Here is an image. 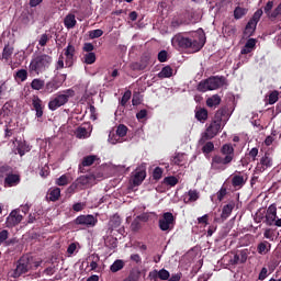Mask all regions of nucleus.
Segmentation results:
<instances>
[{"label":"nucleus","mask_w":281,"mask_h":281,"mask_svg":"<svg viewBox=\"0 0 281 281\" xmlns=\"http://www.w3.org/2000/svg\"><path fill=\"white\" fill-rule=\"evenodd\" d=\"M229 116H232V114L229 113V108H227V105L220 108V110L215 112L210 126L206 127V131L202 134L200 143L205 144V142L214 139V137L223 131V127H225L227 121H229Z\"/></svg>","instance_id":"f257e3e1"},{"label":"nucleus","mask_w":281,"mask_h":281,"mask_svg":"<svg viewBox=\"0 0 281 281\" xmlns=\"http://www.w3.org/2000/svg\"><path fill=\"white\" fill-rule=\"evenodd\" d=\"M236 158V149L233 144H224L217 154L211 159V170L223 172L229 168Z\"/></svg>","instance_id":"f03ea898"},{"label":"nucleus","mask_w":281,"mask_h":281,"mask_svg":"<svg viewBox=\"0 0 281 281\" xmlns=\"http://www.w3.org/2000/svg\"><path fill=\"white\" fill-rule=\"evenodd\" d=\"M171 45L179 49H188L191 53L200 52L203 48V43L188 33H177L171 38Z\"/></svg>","instance_id":"7ed1b4c3"},{"label":"nucleus","mask_w":281,"mask_h":281,"mask_svg":"<svg viewBox=\"0 0 281 281\" xmlns=\"http://www.w3.org/2000/svg\"><path fill=\"white\" fill-rule=\"evenodd\" d=\"M52 64H53V56L43 53L32 57L29 65V70L31 74L41 75L47 71V69H49Z\"/></svg>","instance_id":"20e7f679"},{"label":"nucleus","mask_w":281,"mask_h":281,"mask_svg":"<svg viewBox=\"0 0 281 281\" xmlns=\"http://www.w3.org/2000/svg\"><path fill=\"white\" fill-rule=\"evenodd\" d=\"M227 82L226 77H218V75L209 77L207 79H204V81H200L198 85V91L200 92H207V91H214L220 88H222Z\"/></svg>","instance_id":"39448f33"},{"label":"nucleus","mask_w":281,"mask_h":281,"mask_svg":"<svg viewBox=\"0 0 281 281\" xmlns=\"http://www.w3.org/2000/svg\"><path fill=\"white\" fill-rule=\"evenodd\" d=\"M76 92L72 88H68L67 90H63L61 92H57L55 99H52L48 103V109L50 111H56L59 108L66 105L70 98H75Z\"/></svg>","instance_id":"423d86ee"},{"label":"nucleus","mask_w":281,"mask_h":281,"mask_svg":"<svg viewBox=\"0 0 281 281\" xmlns=\"http://www.w3.org/2000/svg\"><path fill=\"white\" fill-rule=\"evenodd\" d=\"M32 269V262L29 257H21L18 262L16 267L13 270V273L11 274L12 278L18 279L22 274L27 273Z\"/></svg>","instance_id":"0eeeda50"},{"label":"nucleus","mask_w":281,"mask_h":281,"mask_svg":"<svg viewBox=\"0 0 281 281\" xmlns=\"http://www.w3.org/2000/svg\"><path fill=\"white\" fill-rule=\"evenodd\" d=\"M158 225L162 232L172 229L175 226V215H172L170 212L164 213L162 218H160L158 222Z\"/></svg>","instance_id":"6e6552de"},{"label":"nucleus","mask_w":281,"mask_h":281,"mask_svg":"<svg viewBox=\"0 0 281 281\" xmlns=\"http://www.w3.org/2000/svg\"><path fill=\"white\" fill-rule=\"evenodd\" d=\"M273 166V160L269 153H266L256 166V173H262Z\"/></svg>","instance_id":"1a4fd4ad"},{"label":"nucleus","mask_w":281,"mask_h":281,"mask_svg":"<svg viewBox=\"0 0 281 281\" xmlns=\"http://www.w3.org/2000/svg\"><path fill=\"white\" fill-rule=\"evenodd\" d=\"M74 223L80 226L94 227L98 224V218L93 215H79Z\"/></svg>","instance_id":"9d476101"},{"label":"nucleus","mask_w":281,"mask_h":281,"mask_svg":"<svg viewBox=\"0 0 281 281\" xmlns=\"http://www.w3.org/2000/svg\"><path fill=\"white\" fill-rule=\"evenodd\" d=\"M23 221V215L20 214V210L12 211L5 220V227L13 228L21 224Z\"/></svg>","instance_id":"9b49d317"},{"label":"nucleus","mask_w":281,"mask_h":281,"mask_svg":"<svg viewBox=\"0 0 281 281\" xmlns=\"http://www.w3.org/2000/svg\"><path fill=\"white\" fill-rule=\"evenodd\" d=\"M235 207H236V203L234 201H231L227 205H224V207L222 209L221 218H215V222L223 223L227 221V218H229V216L234 212Z\"/></svg>","instance_id":"f8f14e48"},{"label":"nucleus","mask_w":281,"mask_h":281,"mask_svg":"<svg viewBox=\"0 0 281 281\" xmlns=\"http://www.w3.org/2000/svg\"><path fill=\"white\" fill-rule=\"evenodd\" d=\"M61 87V80L59 77H54L50 81L44 85V92L45 93H53L57 91Z\"/></svg>","instance_id":"ddd939ff"},{"label":"nucleus","mask_w":281,"mask_h":281,"mask_svg":"<svg viewBox=\"0 0 281 281\" xmlns=\"http://www.w3.org/2000/svg\"><path fill=\"white\" fill-rule=\"evenodd\" d=\"M76 55V47L71 43H68L67 47L65 48V64L68 67H71L74 65V58Z\"/></svg>","instance_id":"4468645a"},{"label":"nucleus","mask_w":281,"mask_h":281,"mask_svg":"<svg viewBox=\"0 0 281 281\" xmlns=\"http://www.w3.org/2000/svg\"><path fill=\"white\" fill-rule=\"evenodd\" d=\"M98 156H87L82 159L81 164L78 166V171L80 173H86L87 170L86 168L87 167H91L94 165V162L98 160Z\"/></svg>","instance_id":"2eb2a0df"},{"label":"nucleus","mask_w":281,"mask_h":281,"mask_svg":"<svg viewBox=\"0 0 281 281\" xmlns=\"http://www.w3.org/2000/svg\"><path fill=\"white\" fill-rule=\"evenodd\" d=\"M146 177H147V171H146V169L137 168V169L135 170V175H134V177H133V184H134L135 187L140 186V184L145 181Z\"/></svg>","instance_id":"dca6fc26"},{"label":"nucleus","mask_w":281,"mask_h":281,"mask_svg":"<svg viewBox=\"0 0 281 281\" xmlns=\"http://www.w3.org/2000/svg\"><path fill=\"white\" fill-rule=\"evenodd\" d=\"M32 106L36 112L35 116L37 119L43 117V115H44V105H43V101H42V99H40V97H36V99L32 100Z\"/></svg>","instance_id":"f3484780"},{"label":"nucleus","mask_w":281,"mask_h":281,"mask_svg":"<svg viewBox=\"0 0 281 281\" xmlns=\"http://www.w3.org/2000/svg\"><path fill=\"white\" fill-rule=\"evenodd\" d=\"M121 225H122V218H121V216H119L117 214L113 215V216L110 218V222H109V227H110V229H112V231L119 229V233L122 234V232L124 231V228H120Z\"/></svg>","instance_id":"a211bd4d"},{"label":"nucleus","mask_w":281,"mask_h":281,"mask_svg":"<svg viewBox=\"0 0 281 281\" xmlns=\"http://www.w3.org/2000/svg\"><path fill=\"white\" fill-rule=\"evenodd\" d=\"M21 183V177L20 175H13L11 172L8 177L4 178V187H16L18 184Z\"/></svg>","instance_id":"6ab92c4d"},{"label":"nucleus","mask_w":281,"mask_h":281,"mask_svg":"<svg viewBox=\"0 0 281 281\" xmlns=\"http://www.w3.org/2000/svg\"><path fill=\"white\" fill-rule=\"evenodd\" d=\"M272 8H273V1H272V0H269V1L266 3L265 8H263V11H265V13L267 14V16H268L269 19H276V18H278L279 15H281V12H278V11H277V8L271 12Z\"/></svg>","instance_id":"aec40b11"},{"label":"nucleus","mask_w":281,"mask_h":281,"mask_svg":"<svg viewBox=\"0 0 281 281\" xmlns=\"http://www.w3.org/2000/svg\"><path fill=\"white\" fill-rule=\"evenodd\" d=\"M13 54H14V46L10 45V43H7L2 49L1 59L4 60L5 63H9Z\"/></svg>","instance_id":"412c9836"},{"label":"nucleus","mask_w":281,"mask_h":281,"mask_svg":"<svg viewBox=\"0 0 281 281\" xmlns=\"http://www.w3.org/2000/svg\"><path fill=\"white\" fill-rule=\"evenodd\" d=\"M61 196V190L59 188H50L47 192L46 199L50 202H57Z\"/></svg>","instance_id":"4be33fe9"},{"label":"nucleus","mask_w":281,"mask_h":281,"mask_svg":"<svg viewBox=\"0 0 281 281\" xmlns=\"http://www.w3.org/2000/svg\"><path fill=\"white\" fill-rule=\"evenodd\" d=\"M257 40L256 38H248L247 42L245 43L244 47L241 48L240 53L241 55H247L252 52V49L256 47Z\"/></svg>","instance_id":"5701e85b"},{"label":"nucleus","mask_w":281,"mask_h":281,"mask_svg":"<svg viewBox=\"0 0 281 281\" xmlns=\"http://www.w3.org/2000/svg\"><path fill=\"white\" fill-rule=\"evenodd\" d=\"M256 29H257V24L248 21L245 26V30L243 31V37L245 38L251 37L255 34Z\"/></svg>","instance_id":"b1692460"},{"label":"nucleus","mask_w":281,"mask_h":281,"mask_svg":"<svg viewBox=\"0 0 281 281\" xmlns=\"http://www.w3.org/2000/svg\"><path fill=\"white\" fill-rule=\"evenodd\" d=\"M149 276L154 279L159 278L162 281H168L170 279V272L166 269H161L159 271L155 270L154 272L149 273Z\"/></svg>","instance_id":"393cba45"},{"label":"nucleus","mask_w":281,"mask_h":281,"mask_svg":"<svg viewBox=\"0 0 281 281\" xmlns=\"http://www.w3.org/2000/svg\"><path fill=\"white\" fill-rule=\"evenodd\" d=\"M18 146H16V151L20 155V157L25 156L26 153L31 151V147L27 145L26 142H21L15 139Z\"/></svg>","instance_id":"a878e982"},{"label":"nucleus","mask_w":281,"mask_h":281,"mask_svg":"<svg viewBox=\"0 0 281 281\" xmlns=\"http://www.w3.org/2000/svg\"><path fill=\"white\" fill-rule=\"evenodd\" d=\"M246 181H247V177L245 178L244 176L235 175L232 178V186L235 189H241L245 186Z\"/></svg>","instance_id":"bb28decb"},{"label":"nucleus","mask_w":281,"mask_h":281,"mask_svg":"<svg viewBox=\"0 0 281 281\" xmlns=\"http://www.w3.org/2000/svg\"><path fill=\"white\" fill-rule=\"evenodd\" d=\"M187 196L188 198L183 199V202L186 204L196 202L199 200V198H201V195L199 194V191H196V190H189V192L187 193Z\"/></svg>","instance_id":"cd10ccee"},{"label":"nucleus","mask_w":281,"mask_h":281,"mask_svg":"<svg viewBox=\"0 0 281 281\" xmlns=\"http://www.w3.org/2000/svg\"><path fill=\"white\" fill-rule=\"evenodd\" d=\"M66 29L71 30L77 25V19L75 14H67L64 19Z\"/></svg>","instance_id":"c85d7f7f"},{"label":"nucleus","mask_w":281,"mask_h":281,"mask_svg":"<svg viewBox=\"0 0 281 281\" xmlns=\"http://www.w3.org/2000/svg\"><path fill=\"white\" fill-rule=\"evenodd\" d=\"M207 116H209V112L207 110H205V108H199L198 110H195V119L199 122L205 123V121H207Z\"/></svg>","instance_id":"c756f323"},{"label":"nucleus","mask_w":281,"mask_h":281,"mask_svg":"<svg viewBox=\"0 0 281 281\" xmlns=\"http://www.w3.org/2000/svg\"><path fill=\"white\" fill-rule=\"evenodd\" d=\"M149 66V59L148 58H142L139 61H136L133 64V69L138 71H144Z\"/></svg>","instance_id":"7c9ffc66"},{"label":"nucleus","mask_w":281,"mask_h":281,"mask_svg":"<svg viewBox=\"0 0 281 281\" xmlns=\"http://www.w3.org/2000/svg\"><path fill=\"white\" fill-rule=\"evenodd\" d=\"M221 97H218V94H213L212 97H209V99H206V106L209 108H216L218 105H221Z\"/></svg>","instance_id":"2f4dec72"},{"label":"nucleus","mask_w":281,"mask_h":281,"mask_svg":"<svg viewBox=\"0 0 281 281\" xmlns=\"http://www.w3.org/2000/svg\"><path fill=\"white\" fill-rule=\"evenodd\" d=\"M171 164L175 166H183L186 164V154H176L173 157H171Z\"/></svg>","instance_id":"473e14b6"},{"label":"nucleus","mask_w":281,"mask_h":281,"mask_svg":"<svg viewBox=\"0 0 281 281\" xmlns=\"http://www.w3.org/2000/svg\"><path fill=\"white\" fill-rule=\"evenodd\" d=\"M172 67L171 66H165L164 68H161L160 72H158L157 77L159 79H166V78H170L172 76Z\"/></svg>","instance_id":"72a5a7b5"},{"label":"nucleus","mask_w":281,"mask_h":281,"mask_svg":"<svg viewBox=\"0 0 281 281\" xmlns=\"http://www.w3.org/2000/svg\"><path fill=\"white\" fill-rule=\"evenodd\" d=\"M199 145L202 146V153L204 155H210L212 151H214V143L206 140L204 144H201V140H199Z\"/></svg>","instance_id":"f704fd0d"},{"label":"nucleus","mask_w":281,"mask_h":281,"mask_svg":"<svg viewBox=\"0 0 281 281\" xmlns=\"http://www.w3.org/2000/svg\"><path fill=\"white\" fill-rule=\"evenodd\" d=\"M271 245L268 241H261L257 246V251L259 255H266L270 251Z\"/></svg>","instance_id":"c9c22d12"},{"label":"nucleus","mask_w":281,"mask_h":281,"mask_svg":"<svg viewBox=\"0 0 281 281\" xmlns=\"http://www.w3.org/2000/svg\"><path fill=\"white\" fill-rule=\"evenodd\" d=\"M247 12H248L247 8L237 5L234 10V19L240 20L247 14Z\"/></svg>","instance_id":"e433bc0d"},{"label":"nucleus","mask_w":281,"mask_h":281,"mask_svg":"<svg viewBox=\"0 0 281 281\" xmlns=\"http://www.w3.org/2000/svg\"><path fill=\"white\" fill-rule=\"evenodd\" d=\"M29 78V72L24 68H21V70H16L14 75L15 80H20L21 82H25Z\"/></svg>","instance_id":"4c0bfd02"},{"label":"nucleus","mask_w":281,"mask_h":281,"mask_svg":"<svg viewBox=\"0 0 281 281\" xmlns=\"http://www.w3.org/2000/svg\"><path fill=\"white\" fill-rule=\"evenodd\" d=\"M10 236L9 231L3 229L0 232V246L4 243L5 246H10L11 244H13V240H8Z\"/></svg>","instance_id":"58836bf2"},{"label":"nucleus","mask_w":281,"mask_h":281,"mask_svg":"<svg viewBox=\"0 0 281 281\" xmlns=\"http://www.w3.org/2000/svg\"><path fill=\"white\" fill-rule=\"evenodd\" d=\"M125 262L123 260H115L110 267L111 272L116 273L124 269Z\"/></svg>","instance_id":"ea45409f"},{"label":"nucleus","mask_w":281,"mask_h":281,"mask_svg":"<svg viewBox=\"0 0 281 281\" xmlns=\"http://www.w3.org/2000/svg\"><path fill=\"white\" fill-rule=\"evenodd\" d=\"M31 88L35 91H41L43 88H45L44 79H34L31 82Z\"/></svg>","instance_id":"a19ab883"},{"label":"nucleus","mask_w":281,"mask_h":281,"mask_svg":"<svg viewBox=\"0 0 281 281\" xmlns=\"http://www.w3.org/2000/svg\"><path fill=\"white\" fill-rule=\"evenodd\" d=\"M83 59L86 65H93L97 61V54L94 52L86 53Z\"/></svg>","instance_id":"79ce46f5"},{"label":"nucleus","mask_w":281,"mask_h":281,"mask_svg":"<svg viewBox=\"0 0 281 281\" xmlns=\"http://www.w3.org/2000/svg\"><path fill=\"white\" fill-rule=\"evenodd\" d=\"M89 260H90V268L91 270L95 271L99 267V262H100V256L99 255H91L89 257Z\"/></svg>","instance_id":"37998d69"},{"label":"nucleus","mask_w":281,"mask_h":281,"mask_svg":"<svg viewBox=\"0 0 281 281\" xmlns=\"http://www.w3.org/2000/svg\"><path fill=\"white\" fill-rule=\"evenodd\" d=\"M92 180H95L94 176H81L77 179L78 184L87 186L90 184Z\"/></svg>","instance_id":"c03bdc74"},{"label":"nucleus","mask_w":281,"mask_h":281,"mask_svg":"<svg viewBox=\"0 0 281 281\" xmlns=\"http://www.w3.org/2000/svg\"><path fill=\"white\" fill-rule=\"evenodd\" d=\"M280 92L278 90H272L268 95V104L273 105L279 100Z\"/></svg>","instance_id":"a18cd8bd"},{"label":"nucleus","mask_w":281,"mask_h":281,"mask_svg":"<svg viewBox=\"0 0 281 281\" xmlns=\"http://www.w3.org/2000/svg\"><path fill=\"white\" fill-rule=\"evenodd\" d=\"M52 35L47 34V33H43L41 34L40 38H38V45L41 47H46L48 42L50 41Z\"/></svg>","instance_id":"49530a36"},{"label":"nucleus","mask_w":281,"mask_h":281,"mask_svg":"<svg viewBox=\"0 0 281 281\" xmlns=\"http://www.w3.org/2000/svg\"><path fill=\"white\" fill-rule=\"evenodd\" d=\"M103 34H104V31L102 29H95V30L89 31L90 40L100 38L101 36H103Z\"/></svg>","instance_id":"de8ad7c7"},{"label":"nucleus","mask_w":281,"mask_h":281,"mask_svg":"<svg viewBox=\"0 0 281 281\" xmlns=\"http://www.w3.org/2000/svg\"><path fill=\"white\" fill-rule=\"evenodd\" d=\"M132 99V90H126L120 101L122 106H126L128 101Z\"/></svg>","instance_id":"09e8293b"},{"label":"nucleus","mask_w":281,"mask_h":281,"mask_svg":"<svg viewBox=\"0 0 281 281\" xmlns=\"http://www.w3.org/2000/svg\"><path fill=\"white\" fill-rule=\"evenodd\" d=\"M10 173H13V168L10 166L0 167V178L8 177Z\"/></svg>","instance_id":"8fccbe9b"},{"label":"nucleus","mask_w":281,"mask_h":281,"mask_svg":"<svg viewBox=\"0 0 281 281\" xmlns=\"http://www.w3.org/2000/svg\"><path fill=\"white\" fill-rule=\"evenodd\" d=\"M127 133H128V127H127V125L121 124V125L117 126L116 135H117L119 137H125V136L127 135Z\"/></svg>","instance_id":"3c124183"},{"label":"nucleus","mask_w":281,"mask_h":281,"mask_svg":"<svg viewBox=\"0 0 281 281\" xmlns=\"http://www.w3.org/2000/svg\"><path fill=\"white\" fill-rule=\"evenodd\" d=\"M262 13H263L262 9H258V10L254 13V15L250 18L249 21H250L251 23H255V24L257 25L258 22L260 21L261 16H262Z\"/></svg>","instance_id":"603ef678"},{"label":"nucleus","mask_w":281,"mask_h":281,"mask_svg":"<svg viewBox=\"0 0 281 281\" xmlns=\"http://www.w3.org/2000/svg\"><path fill=\"white\" fill-rule=\"evenodd\" d=\"M164 183L169 187H175L179 183V179H177V177H166Z\"/></svg>","instance_id":"864d4df0"},{"label":"nucleus","mask_w":281,"mask_h":281,"mask_svg":"<svg viewBox=\"0 0 281 281\" xmlns=\"http://www.w3.org/2000/svg\"><path fill=\"white\" fill-rule=\"evenodd\" d=\"M162 176H164V169L162 168L157 167L153 172V179L156 180V181L161 180Z\"/></svg>","instance_id":"5fc2aeb1"},{"label":"nucleus","mask_w":281,"mask_h":281,"mask_svg":"<svg viewBox=\"0 0 281 281\" xmlns=\"http://www.w3.org/2000/svg\"><path fill=\"white\" fill-rule=\"evenodd\" d=\"M238 257L240 259V263H245L247 261L248 255H249V250L248 249H243L237 251Z\"/></svg>","instance_id":"6e6d98bb"},{"label":"nucleus","mask_w":281,"mask_h":281,"mask_svg":"<svg viewBox=\"0 0 281 281\" xmlns=\"http://www.w3.org/2000/svg\"><path fill=\"white\" fill-rule=\"evenodd\" d=\"M265 218H266L265 223L268 226H272L274 221L278 218V216L277 214H266Z\"/></svg>","instance_id":"4d7b16f0"},{"label":"nucleus","mask_w":281,"mask_h":281,"mask_svg":"<svg viewBox=\"0 0 281 281\" xmlns=\"http://www.w3.org/2000/svg\"><path fill=\"white\" fill-rule=\"evenodd\" d=\"M56 184L60 187H65L69 184V178L66 175H63L60 178L56 180Z\"/></svg>","instance_id":"13d9d810"},{"label":"nucleus","mask_w":281,"mask_h":281,"mask_svg":"<svg viewBox=\"0 0 281 281\" xmlns=\"http://www.w3.org/2000/svg\"><path fill=\"white\" fill-rule=\"evenodd\" d=\"M158 61H159V63H166V61H168V50L161 49V50L158 53Z\"/></svg>","instance_id":"bf43d9fd"},{"label":"nucleus","mask_w":281,"mask_h":281,"mask_svg":"<svg viewBox=\"0 0 281 281\" xmlns=\"http://www.w3.org/2000/svg\"><path fill=\"white\" fill-rule=\"evenodd\" d=\"M227 195V188L222 187L221 190L216 193L217 200L222 202Z\"/></svg>","instance_id":"052dcab7"},{"label":"nucleus","mask_w":281,"mask_h":281,"mask_svg":"<svg viewBox=\"0 0 281 281\" xmlns=\"http://www.w3.org/2000/svg\"><path fill=\"white\" fill-rule=\"evenodd\" d=\"M86 207H87V203L79 202L72 205V211L82 212Z\"/></svg>","instance_id":"680f3d73"},{"label":"nucleus","mask_w":281,"mask_h":281,"mask_svg":"<svg viewBox=\"0 0 281 281\" xmlns=\"http://www.w3.org/2000/svg\"><path fill=\"white\" fill-rule=\"evenodd\" d=\"M130 259L135 262L136 265H140L143 262V258L139 254L131 255Z\"/></svg>","instance_id":"e2e57ef3"},{"label":"nucleus","mask_w":281,"mask_h":281,"mask_svg":"<svg viewBox=\"0 0 281 281\" xmlns=\"http://www.w3.org/2000/svg\"><path fill=\"white\" fill-rule=\"evenodd\" d=\"M88 134L87 127H78L77 128V138L86 137Z\"/></svg>","instance_id":"0e129e2a"},{"label":"nucleus","mask_w":281,"mask_h":281,"mask_svg":"<svg viewBox=\"0 0 281 281\" xmlns=\"http://www.w3.org/2000/svg\"><path fill=\"white\" fill-rule=\"evenodd\" d=\"M181 278H183V273L178 272V273L171 274V277H169L168 281H181Z\"/></svg>","instance_id":"69168bd1"},{"label":"nucleus","mask_w":281,"mask_h":281,"mask_svg":"<svg viewBox=\"0 0 281 281\" xmlns=\"http://www.w3.org/2000/svg\"><path fill=\"white\" fill-rule=\"evenodd\" d=\"M138 280H139V274L135 272H131L124 281H138Z\"/></svg>","instance_id":"338daca9"},{"label":"nucleus","mask_w":281,"mask_h":281,"mask_svg":"<svg viewBox=\"0 0 281 281\" xmlns=\"http://www.w3.org/2000/svg\"><path fill=\"white\" fill-rule=\"evenodd\" d=\"M267 277H268V269L262 268L258 276V280L263 281Z\"/></svg>","instance_id":"774afa93"}]
</instances>
